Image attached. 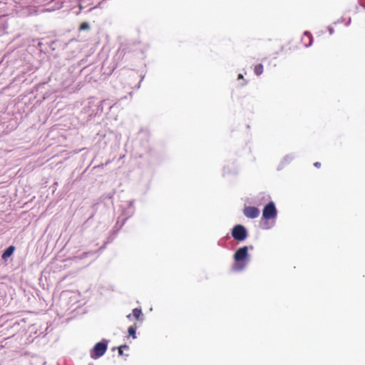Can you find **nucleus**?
<instances>
[{
	"mask_svg": "<svg viewBox=\"0 0 365 365\" xmlns=\"http://www.w3.org/2000/svg\"><path fill=\"white\" fill-rule=\"evenodd\" d=\"M248 256V247L247 246L239 248L234 255L235 262H240L245 260Z\"/></svg>",
	"mask_w": 365,
	"mask_h": 365,
	"instance_id": "3",
	"label": "nucleus"
},
{
	"mask_svg": "<svg viewBox=\"0 0 365 365\" xmlns=\"http://www.w3.org/2000/svg\"><path fill=\"white\" fill-rule=\"evenodd\" d=\"M15 250V247L14 246H10L3 253L2 255V258L4 259H6V258H8L9 257H10L14 251Z\"/></svg>",
	"mask_w": 365,
	"mask_h": 365,
	"instance_id": "6",
	"label": "nucleus"
},
{
	"mask_svg": "<svg viewBox=\"0 0 365 365\" xmlns=\"http://www.w3.org/2000/svg\"><path fill=\"white\" fill-rule=\"evenodd\" d=\"M135 330H136V328L135 327L131 326L128 328V334H129V335L132 336V337L133 339L136 338Z\"/></svg>",
	"mask_w": 365,
	"mask_h": 365,
	"instance_id": "9",
	"label": "nucleus"
},
{
	"mask_svg": "<svg viewBox=\"0 0 365 365\" xmlns=\"http://www.w3.org/2000/svg\"><path fill=\"white\" fill-rule=\"evenodd\" d=\"M232 237L237 241H243L247 237V232L243 225H235L232 230Z\"/></svg>",
	"mask_w": 365,
	"mask_h": 365,
	"instance_id": "1",
	"label": "nucleus"
},
{
	"mask_svg": "<svg viewBox=\"0 0 365 365\" xmlns=\"http://www.w3.org/2000/svg\"><path fill=\"white\" fill-rule=\"evenodd\" d=\"M329 32H330V34H332V33H333V29H329Z\"/></svg>",
	"mask_w": 365,
	"mask_h": 365,
	"instance_id": "14",
	"label": "nucleus"
},
{
	"mask_svg": "<svg viewBox=\"0 0 365 365\" xmlns=\"http://www.w3.org/2000/svg\"><path fill=\"white\" fill-rule=\"evenodd\" d=\"M123 348H124V349H128V345H126V344H124V345H122V346H120V347H118V353H119V354H120V355H121V356H122V355H123V350H122Z\"/></svg>",
	"mask_w": 365,
	"mask_h": 365,
	"instance_id": "11",
	"label": "nucleus"
},
{
	"mask_svg": "<svg viewBox=\"0 0 365 365\" xmlns=\"http://www.w3.org/2000/svg\"><path fill=\"white\" fill-rule=\"evenodd\" d=\"M238 79H242V80H244V76H243V75H242V74H241V73H240V74L238 75Z\"/></svg>",
	"mask_w": 365,
	"mask_h": 365,
	"instance_id": "13",
	"label": "nucleus"
},
{
	"mask_svg": "<svg viewBox=\"0 0 365 365\" xmlns=\"http://www.w3.org/2000/svg\"><path fill=\"white\" fill-rule=\"evenodd\" d=\"M243 213L247 217L254 219L259 215V210L256 207L247 206L244 208Z\"/></svg>",
	"mask_w": 365,
	"mask_h": 365,
	"instance_id": "4",
	"label": "nucleus"
},
{
	"mask_svg": "<svg viewBox=\"0 0 365 365\" xmlns=\"http://www.w3.org/2000/svg\"><path fill=\"white\" fill-rule=\"evenodd\" d=\"M90 28L89 24L87 22H83L81 24L79 29L80 30H86Z\"/></svg>",
	"mask_w": 365,
	"mask_h": 365,
	"instance_id": "10",
	"label": "nucleus"
},
{
	"mask_svg": "<svg viewBox=\"0 0 365 365\" xmlns=\"http://www.w3.org/2000/svg\"><path fill=\"white\" fill-rule=\"evenodd\" d=\"M314 165L316 167V168H320L321 166V163L319 162H316L314 163Z\"/></svg>",
	"mask_w": 365,
	"mask_h": 365,
	"instance_id": "12",
	"label": "nucleus"
},
{
	"mask_svg": "<svg viewBox=\"0 0 365 365\" xmlns=\"http://www.w3.org/2000/svg\"><path fill=\"white\" fill-rule=\"evenodd\" d=\"M133 316L135 317V318L136 319V320H140V316L142 314L141 309L135 308L133 309Z\"/></svg>",
	"mask_w": 365,
	"mask_h": 365,
	"instance_id": "8",
	"label": "nucleus"
},
{
	"mask_svg": "<svg viewBox=\"0 0 365 365\" xmlns=\"http://www.w3.org/2000/svg\"><path fill=\"white\" fill-rule=\"evenodd\" d=\"M254 71L257 76L261 75L264 71L263 65L261 63L256 65L254 68Z\"/></svg>",
	"mask_w": 365,
	"mask_h": 365,
	"instance_id": "7",
	"label": "nucleus"
},
{
	"mask_svg": "<svg viewBox=\"0 0 365 365\" xmlns=\"http://www.w3.org/2000/svg\"><path fill=\"white\" fill-rule=\"evenodd\" d=\"M262 217L265 220L274 219L277 217V210L273 202H269L262 210Z\"/></svg>",
	"mask_w": 365,
	"mask_h": 365,
	"instance_id": "2",
	"label": "nucleus"
},
{
	"mask_svg": "<svg viewBox=\"0 0 365 365\" xmlns=\"http://www.w3.org/2000/svg\"><path fill=\"white\" fill-rule=\"evenodd\" d=\"M107 345L103 342L97 343L94 348L93 351L96 357H100L103 356L106 351Z\"/></svg>",
	"mask_w": 365,
	"mask_h": 365,
	"instance_id": "5",
	"label": "nucleus"
}]
</instances>
